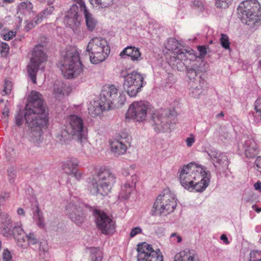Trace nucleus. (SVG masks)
Masks as SVG:
<instances>
[{
  "label": "nucleus",
  "mask_w": 261,
  "mask_h": 261,
  "mask_svg": "<svg viewBox=\"0 0 261 261\" xmlns=\"http://www.w3.org/2000/svg\"><path fill=\"white\" fill-rule=\"evenodd\" d=\"M125 95L120 94L118 97V103L119 105H123L125 101Z\"/></svg>",
  "instance_id": "nucleus-58"
},
{
  "label": "nucleus",
  "mask_w": 261,
  "mask_h": 261,
  "mask_svg": "<svg viewBox=\"0 0 261 261\" xmlns=\"http://www.w3.org/2000/svg\"><path fill=\"white\" fill-rule=\"evenodd\" d=\"M61 71L66 79H73L83 71V65L80 59V53L75 46L66 48L61 63Z\"/></svg>",
  "instance_id": "nucleus-3"
},
{
  "label": "nucleus",
  "mask_w": 261,
  "mask_h": 261,
  "mask_svg": "<svg viewBox=\"0 0 261 261\" xmlns=\"http://www.w3.org/2000/svg\"><path fill=\"white\" fill-rule=\"evenodd\" d=\"M151 105L146 101H135L129 105L126 114V118L137 122L145 120L148 113H150Z\"/></svg>",
  "instance_id": "nucleus-10"
},
{
  "label": "nucleus",
  "mask_w": 261,
  "mask_h": 261,
  "mask_svg": "<svg viewBox=\"0 0 261 261\" xmlns=\"http://www.w3.org/2000/svg\"><path fill=\"white\" fill-rule=\"evenodd\" d=\"M249 261H261V252L252 251L250 253Z\"/></svg>",
  "instance_id": "nucleus-41"
},
{
  "label": "nucleus",
  "mask_w": 261,
  "mask_h": 261,
  "mask_svg": "<svg viewBox=\"0 0 261 261\" xmlns=\"http://www.w3.org/2000/svg\"><path fill=\"white\" fill-rule=\"evenodd\" d=\"M197 180H195L194 184L191 188V191L194 190L196 192H202L208 186L211 173L209 171H206L204 167H199V170L196 169Z\"/></svg>",
  "instance_id": "nucleus-16"
},
{
  "label": "nucleus",
  "mask_w": 261,
  "mask_h": 261,
  "mask_svg": "<svg viewBox=\"0 0 261 261\" xmlns=\"http://www.w3.org/2000/svg\"><path fill=\"white\" fill-rule=\"evenodd\" d=\"M54 10V8L53 6H49L46 9L44 10L37 16V19H38V21H41L43 18H45L47 15L52 13Z\"/></svg>",
  "instance_id": "nucleus-36"
},
{
  "label": "nucleus",
  "mask_w": 261,
  "mask_h": 261,
  "mask_svg": "<svg viewBox=\"0 0 261 261\" xmlns=\"http://www.w3.org/2000/svg\"><path fill=\"white\" fill-rule=\"evenodd\" d=\"M84 14L87 29L89 31H93L97 24V20L88 10H85V12H84Z\"/></svg>",
  "instance_id": "nucleus-33"
},
{
  "label": "nucleus",
  "mask_w": 261,
  "mask_h": 261,
  "mask_svg": "<svg viewBox=\"0 0 261 261\" xmlns=\"http://www.w3.org/2000/svg\"><path fill=\"white\" fill-rule=\"evenodd\" d=\"M91 252L92 261H101V253L99 248H92L91 249Z\"/></svg>",
  "instance_id": "nucleus-37"
},
{
  "label": "nucleus",
  "mask_w": 261,
  "mask_h": 261,
  "mask_svg": "<svg viewBox=\"0 0 261 261\" xmlns=\"http://www.w3.org/2000/svg\"><path fill=\"white\" fill-rule=\"evenodd\" d=\"M174 261H199L198 255L193 250H185L176 254Z\"/></svg>",
  "instance_id": "nucleus-27"
},
{
  "label": "nucleus",
  "mask_w": 261,
  "mask_h": 261,
  "mask_svg": "<svg viewBox=\"0 0 261 261\" xmlns=\"http://www.w3.org/2000/svg\"><path fill=\"white\" fill-rule=\"evenodd\" d=\"M112 151L115 156H119L124 154L126 151V146L122 141L116 140L112 141L111 144Z\"/></svg>",
  "instance_id": "nucleus-30"
},
{
  "label": "nucleus",
  "mask_w": 261,
  "mask_h": 261,
  "mask_svg": "<svg viewBox=\"0 0 261 261\" xmlns=\"http://www.w3.org/2000/svg\"><path fill=\"white\" fill-rule=\"evenodd\" d=\"M12 227V221L11 217L6 213L0 214V232L6 237H11V228Z\"/></svg>",
  "instance_id": "nucleus-21"
},
{
  "label": "nucleus",
  "mask_w": 261,
  "mask_h": 261,
  "mask_svg": "<svg viewBox=\"0 0 261 261\" xmlns=\"http://www.w3.org/2000/svg\"><path fill=\"white\" fill-rule=\"evenodd\" d=\"M78 9L76 4L72 5L66 15L65 19L67 24L73 31L76 30L81 23L78 14Z\"/></svg>",
  "instance_id": "nucleus-20"
},
{
  "label": "nucleus",
  "mask_w": 261,
  "mask_h": 261,
  "mask_svg": "<svg viewBox=\"0 0 261 261\" xmlns=\"http://www.w3.org/2000/svg\"><path fill=\"white\" fill-rule=\"evenodd\" d=\"M254 110L256 115L259 116L261 118V97L258 98L254 103Z\"/></svg>",
  "instance_id": "nucleus-43"
},
{
  "label": "nucleus",
  "mask_w": 261,
  "mask_h": 261,
  "mask_svg": "<svg viewBox=\"0 0 261 261\" xmlns=\"http://www.w3.org/2000/svg\"><path fill=\"white\" fill-rule=\"evenodd\" d=\"M33 9V5L30 2H22L18 6L20 11L30 12Z\"/></svg>",
  "instance_id": "nucleus-40"
},
{
  "label": "nucleus",
  "mask_w": 261,
  "mask_h": 261,
  "mask_svg": "<svg viewBox=\"0 0 261 261\" xmlns=\"http://www.w3.org/2000/svg\"><path fill=\"white\" fill-rule=\"evenodd\" d=\"M17 213L19 216H24L25 212L22 208H18L17 211Z\"/></svg>",
  "instance_id": "nucleus-63"
},
{
  "label": "nucleus",
  "mask_w": 261,
  "mask_h": 261,
  "mask_svg": "<svg viewBox=\"0 0 261 261\" xmlns=\"http://www.w3.org/2000/svg\"><path fill=\"white\" fill-rule=\"evenodd\" d=\"M75 3L80 6L81 10L85 12V10H88L86 6L85 2L83 0H75Z\"/></svg>",
  "instance_id": "nucleus-54"
},
{
  "label": "nucleus",
  "mask_w": 261,
  "mask_h": 261,
  "mask_svg": "<svg viewBox=\"0 0 261 261\" xmlns=\"http://www.w3.org/2000/svg\"><path fill=\"white\" fill-rule=\"evenodd\" d=\"M15 36V33L13 31H9L8 33L3 36V39L5 40L8 41L13 38Z\"/></svg>",
  "instance_id": "nucleus-53"
},
{
  "label": "nucleus",
  "mask_w": 261,
  "mask_h": 261,
  "mask_svg": "<svg viewBox=\"0 0 261 261\" xmlns=\"http://www.w3.org/2000/svg\"><path fill=\"white\" fill-rule=\"evenodd\" d=\"M124 55L130 57L133 61H139L142 59L141 54L139 48L135 46H130L125 47L120 54V56L122 57Z\"/></svg>",
  "instance_id": "nucleus-28"
},
{
  "label": "nucleus",
  "mask_w": 261,
  "mask_h": 261,
  "mask_svg": "<svg viewBox=\"0 0 261 261\" xmlns=\"http://www.w3.org/2000/svg\"><path fill=\"white\" fill-rule=\"evenodd\" d=\"M83 207V204L77 205L72 202L68 203L66 207V214L69 216L71 221L77 225L82 224L84 221Z\"/></svg>",
  "instance_id": "nucleus-18"
},
{
  "label": "nucleus",
  "mask_w": 261,
  "mask_h": 261,
  "mask_svg": "<svg viewBox=\"0 0 261 261\" xmlns=\"http://www.w3.org/2000/svg\"><path fill=\"white\" fill-rule=\"evenodd\" d=\"M238 17L251 28L261 24V6L257 0H246L238 8Z\"/></svg>",
  "instance_id": "nucleus-4"
},
{
  "label": "nucleus",
  "mask_w": 261,
  "mask_h": 261,
  "mask_svg": "<svg viewBox=\"0 0 261 261\" xmlns=\"http://www.w3.org/2000/svg\"><path fill=\"white\" fill-rule=\"evenodd\" d=\"M179 43L175 39H170L168 40L165 47L169 51H172L174 56H176L180 52L185 51V49H179Z\"/></svg>",
  "instance_id": "nucleus-32"
},
{
  "label": "nucleus",
  "mask_w": 261,
  "mask_h": 261,
  "mask_svg": "<svg viewBox=\"0 0 261 261\" xmlns=\"http://www.w3.org/2000/svg\"><path fill=\"white\" fill-rule=\"evenodd\" d=\"M199 167L195 163H190L183 166L179 174V180L181 185L186 189L190 190L195 180H197L196 169L199 170Z\"/></svg>",
  "instance_id": "nucleus-13"
},
{
  "label": "nucleus",
  "mask_w": 261,
  "mask_h": 261,
  "mask_svg": "<svg viewBox=\"0 0 261 261\" xmlns=\"http://www.w3.org/2000/svg\"><path fill=\"white\" fill-rule=\"evenodd\" d=\"M186 70L187 76L191 80H195V77L199 73L200 71L198 67L196 65H193L191 68L188 67Z\"/></svg>",
  "instance_id": "nucleus-35"
},
{
  "label": "nucleus",
  "mask_w": 261,
  "mask_h": 261,
  "mask_svg": "<svg viewBox=\"0 0 261 261\" xmlns=\"http://www.w3.org/2000/svg\"><path fill=\"white\" fill-rule=\"evenodd\" d=\"M199 85L193 86L190 89V94L194 98H199L204 91V87L206 85V82L204 79L199 76L198 80Z\"/></svg>",
  "instance_id": "nucleus-29"
},
{
  "label": "nucleus",
  "mask_w": 261,
  "mask_h": 261,
  "mask_svg": "<svg viewBox=\"0 0 261 261\" xmlns=\"http://www.w3.org/2000/svg\"><path fill=\"white\" fill-rule=\"evenodd\" d=\"M1 53L3 56H6L9 51V46L6 42H2L1 43Z\"/></svg>",
  "instance_id": "nucleus-47"
},
{
  "label": "nucleus",
  "mask_w": 261,
  "mask_h": 261,
  "mask_svg": "<svg viewBox=\"0 0 261 261\" xmlns=\"http://www.w3.org/2000/svg\"><path fill=\"white\" fill-rule=\"evenodd\" d=\"M254 189L256 190H258L260 192H261V182L260 181H258L254 184Z\"/></svg>",
  "instance_id": "nucleus-62"
},
{
  "label": "nucleus",
  "mask_w": 261,
  "mask_h": 261,
  "mask_svg": "<svg viewBox=\"0 0 261 261\" xmlns=\"http://www.w3.org/2000/svg\"><path fill=\"white\" fill-rule=\"evenodd\" d=\"M254 164L256 166V169L261 173V156H258L255 161Z\"/></svg>",
  "instance_id": "nucleus-52"
},
{
  "label": "nucleus",
  "mask_w": 261,
  "mask_h": 261,
  "mask_svg": "<svg viewBox=\"0 0 261 261\" xmlns=\"http://www.w3.org/2000/svg\"><path fill=\"white\" fill-rule=\"evenodd\" d=\"M39 243V239L37 235L33 232H31L29 234L25 235V244L27 245H33Z\"/></svg>",
  "instance_id": "nucleus-34"
},
{
  "label": "nucleus",
  "mask_w": 261,
  "mask_h": 261,
  "mask_svg": "<svg viewBox=\"0 0 261 261\" xmlns=\"http://www.w3.org/2000/svg\"><path fill=\"white\" fill-rule=\"evenodd\" d=\"M12 87V85L11 82L8 80H5L4 85V89L1 92L2 95L5 96L11 93Z\"/></svg>",
  "instance_id": "nucleus-39"
},
{
  "label": "nucleus",
  "mask_w": 261,
  "mask_h": 261,
  "mask_svg": "<svg viewBox=\"0 0 261 261\" xmlns=\"http://www.w3.org/2000/svg\"><path fill=\"white\" fill-rule=\"evenodd\" d=\"M230 137V135L229 133L227 131H225L224 130H222L220 135L219 138L222 141H225V140L228 139Z\"/></svg>",
  "instance_id": "nucleus-51"
},
{
  "label": "nucleus",
  "mask_w": 261,
  "mask_h": 261,
  "mask_svg": "<svg viewBox=\"0 0 261 261\" xmlns=\"http://www.w3.org/2000/svg\"><path fill=\"white\" fill-rule=\"evenodd\" d=\"M79 165V161L75 158H71L67 160L63 165V169L65 172L67 174L72 175L77 179H80L81 177V174L78 172L76 167Z\"/></svg>",
  "instance_id": "nucleus-25"
},
{
  "label": "nucleus",
  "mask_w": 261,
  "mask_h": 261,
  "mask_svg": "<svg viewBox=\"0 0 261 261\" xmlns=\"http://www.w3.org/2000/svg\"><path fill=\"white\" fill-rule=\"evenodd\" d=\"M93 215L96 226L102 233L108 234L115 231V223L106 213L100 210H95Z\"/></svg>",
  "instance_id": "nucleus-15"
},
{
  "label": "nucleus",
  "mask_w": 261,
  "mask_h": 261,
  "mask_svg": "<svg viewBox=\"0 0 261 261\" xmlns=\"http://www.w3.org/2000/svg\"><path fill=\"white\" fill-rule=\"evenodd\" d=\"M220 41L221 46L225 49H230V42L228 37L224 34L221 35Z\"/></svg>",
  "instance_id": "nucleus-38"
},
{
  "label": "nucleus",
  "mask_w": 261,
  "mask_h": 261,
  "mask_svg": "<svg viewBox=\"0 0 261 261\" xmlns=\"http://www.w3.org/2000/svg\"><path fill=\"white\" fill-rule=\"evenodd\" d=\"M87 131L84 128L83 120L76 115L68 116L66 124L57 133L56 137L62 144H67L72 139L81 143L87 138Z\"/></svg>",
  "instance_id": "nucleus-2"
},
{
  "label": "nucleus",
  "mask_w": 261,
  "mask_h": 261,
  "mask_svg": "<svg viewBox=\"0 0 261 261\" xmlns=\"http://www.w3.org/2000/svg\"><path fill=\"white\" fill-rule=\"evenodd\" d=\"M207 152L210 159L213 161L216 168L222 172H225L228 169L229 162L227 156L225 153L217 150H210Z\"/></svg>",
  "instance_id": "nucleus-19"
},
{
  "label": "nucleus",
  "mask_w": 261,
  "mask_h": 261,
  "mask_svg": "<svg viewBox=\"0 0 261 261\" xmlns=\"http://www.w3.org/2000/svg\"><path fill=\"white\" fill-rule=\"evenodd\" d=\"M86 51L89 53L91 62L97 64L105 60L110 54V48L106 39L94 38L89 41Z\"/></svg>",
  "instance_id": "nucleus-7"
},
{
  "label": "nucleus",
  "mask_w": 261,
  "mask_h": 261,
  "mask_svg": "<svg viewBox=\"0 0 261 261\" xmlns=\"http://www.w3.org/2000/svg\"><path fill=\"white\" fill-rule=\"evenodd\" d=\"M8 176L11 178L10 181L12 182L11 180L15 177V170L13 168H10L8 170Z\"/></svg>",
  "instance_id": "nucleus-57"
},
{
  "label": "nucleus",
  "mask_w": 261,
  "mask_h": 261,
  "mask_svg": "<svg viewBox=\"0 0 261 261\" xmlns=\"http://www.w3.org/2000/svg\"><path fill=\"white\" fill-rule=\"evenodd\" d=\"M174 238H175L176 239H177L176 242L177 243H180L182 241V238H181V236H179L177 234V233L174 232V233H171V234L170 235V238L173 239Z\"/></svg>",
  "instance_id": "nucleus-56"
},
{
  "label": "nucleus",
  "mask_w": 261,
  "mask_h": 261,
  "mask_svg": "<svg viewBox=\"0 0 261 261\" xmlns=\"http://www.w3.org/2000/svg\"><path fill=\"white\" fill-rule=\"evenodd\" d=\"M245 154L248 158H253L259 151L258 145L253 139H248L243 145Z\"/></svg>",
  "instance_id": "nucleus-24"
},
{
  "label": "nucleus",
  "mask_w": 261,
  "mask_h": 261,
  "mask_svg": "<svg viewBox=\"0 0 261 261\" xmlns=\"http://www.w3.org/2000/svg\"><path fill=\"white\" fill-rule=\"evenodd\" d=\"M104 103L99 100V102H94V105L88 108L89 114L93 117L101 114L103 111L109 110L111 109L104 108Z\"/></svg>",
  "instance_id": "nucleus-31"
},
{
  "label": "nucleus",
  "mask_w": 261,
  "mask_h": 261,
  "mask_svg": "<svg viewBox=\"0 0 261 261\" xmlns=\"http://www.w3.org/2000/svg\"><path fill=\"white\" fill-rule=\"evenodd\" d=\"M229 0H216V6L218 8L225 7Z\"/></svg>",
  "instance_id": "nucleus-50"
},
{
  "label": "nucleus",
  "mask_w": 261,
  "mask_h": 261,
  "mask_svg": "<svg viewBox=\"0 0 261 261\" xmlns=\"http://www.w3.org/2000/svg\"><path fill=\"white\" fill-rule=\"evenodd\" d=\"M115 182V177L109 170L100 169L89 181L88 188L92 195L104 197L110 192Z\"/></svg>",
  "instance_id": "nucleus-5"
},
{
  "label": "nucleus",
  "mask_w": 261,
  "mask_h": 261,
  "mask_svg": "<svg viewBox=\"0 0 261 261\" xmlns=\"http://www.w3.org/2000/svg\"><path fill=\"white\" fill-rule=\"evenodd\" d=\"M11 237L13 236L17 241L18 246L22 248H26L24 231L22 228L21 223H16L14 226H12L11 228Z\"/></svg>",
  "instance_id": "nucleus-22"
},
{
  "label": "nucleus",
  "mask_w": 261,
  "mask_h": 261,
  "mask_svg": "<svg viewBox=\"0 0 261 261\" xmlns=\"http://www.w3.org/2000/svg\"><path fill=\"white\" fill-rule=\"evenodd\" d=\"M3 114L6 116V117H8V115H9V110L8 108H6L4 109V111H3Z\"/></svg>",
  "instance_id": "nucleus-64"
},
{
  "label": "nucleus",
  "mask_w": 261,
  "mask_h": 261,
  "mask_svg": "<svg viewBox=\"0 0 261 261\" xmlns=\"http://www.w3.org/2000/svg\"><path fill=\"white\" fill-rule=\"evenodd\" d=\"M197 56L194 54V50L189 48L185 51L180 52L176 56H174L171 60L174 68L178 71H183L188 68L191 62L197 59Z\"/></svg>",
  "instance_id": "nucleus-14"
},
{
  "label": "nucleus",
  "mask_w": 261,
  "mask_h": 261,
  "mask_svg": "<svg viewBox=\"0 0 261 261\" xmlns=\"http://www.w3.org/2000/svg\"><path fill=\"white\" fill-rule=\"evenodd\" d=\"M197 48L199 51V55L198 56L194 53V54L197 56V58H199L202 59L204 58L207 53V49H208V47H206L205 46H198Z\"/></svg>",
  "instance_id": "nucleus-42"
},
{
  "label": "nucleus",
  "mask_w": 261,
  "mask_h": 261,
  "mask_svg": "<svg viewBox=\"0 0 261 261\" xmlns=\"http://www.w3.org/2000/svg\"><path fill=\"white\" fill-rule=\"evenodd\" d=\"M24 118L30 129V140L35 142L39 140L42 135L41 128L46 125L48 119L46 106L42 95L38 92L32 91L30 93L25 112L20 110L15 116L16 125H21Z\"/></svg>",
  "instance_id": "nucleus-1"
},
{
  "label": "nucleus",
  "mask_w": 261,
  "mask_h": 261,
  "mask_svg": "<svg viewBox=\"0 0 261 261\" xmlns=\"http://www.w3.org/2000/svg\"><path fill=\"white\" fill-rule=\"evenodd\" d=\"M123 76L124 77L123 88L130 97L136 96L146 84L144 77L137 72L133 71Z\"/></svg>",
  "instance_id": "nucleus-11"
},
{
  "label": "nucleus",
  "mask_w": 261,
  "mask_h": 261,
  "mask_svg": "<svg viewBox=\"0 0 261 261\" xmlns=\"http://www.w3.org/2000/svg\"><path fill=\"white\" fill-rule=\"evenodd\" d=\"M3 261H13L11 254L8 249H5L3 252Z\"/></svg>",
  "instance_id": "nucleus-46"
},
{
  "label": "nucleus",
  "mask_w": 261,
  "mask_h": 261,
  "mask_svg": "<svg viewBox=\"0 0 261 261\" xmlns=\"http://www.w3.org/2000/svg\"><path fill=\"white\" fill-rule=\"evenodd\" d=\"M177 114L174 109H161L152 115L151 123L157 133L170 131L176 122Z\"/></svg>",
  "instance_id": "nucleus-6"
},
{
  "label": "nucleus",
  "mask_w": 261,
  "mask_h": 261,
  "mask_svg": "<svg viewBox=\"0 0 261 261\" xmlns=\"http://www.w3.org/2000/svg\"><path fill=\"white\" fill-rule=\"evenodd\" d=\"M220 239L223 241L225 244H229V242L226 234H223L220 237Z\"/></svg>",
  "instance_id": "nucleus-61"
},
{
  "label": "nucleus",
  "mask_w": 261,
  "mask_h": 261,
  "mask_svg": "<svg viewBox=\"0 0 261 261\" xmlns=\"http://www.w3.org/2000/svg\"><path fill=\"white\" fill-rule=\"evenodd\" d=\"M118 89L115 86L105 85L103 87L100 95V101L104 103V108L112 109V106L117 96Z\"/></svg>",
  "instance_id": "nucleus-17"
},
{
  "label": "nucleus",
  "mask_w": 261,
  "mask_h": 261,
  "mask_svg": "<svg viewBox=\"0 0 261 261\" xmlns=\"http://www.w3.org/2000/svg\"><path fill=\"white\" fill-rule=\"evenodd\" d=\"M36 222L37 225L40 228H44L45 227L44 218V217L35 220Z\"/></svg>",
  "instance_id": "nucleus-55"
},
{
  "label": "nucleus",
  "mask_w": 261,
  "mask_h": 261,
  "mask_svg": "<svg viewBox=\"0 0 261 261\" xmlns=\"http://www.w3.org/2000/svg\"><path fill=\"white\" fill-rule=\"evenodd\" d=\"M194 139L193 138L188 137L186 139V142L188 146L190 147L194 142Z\"/></svg>",
  "instance_id": "nucleus-60"
},
{
  "label": "nucleus",
  "mask_w": 261,
  "mask_h": 261,
  "mask_svg": "<svg viewBox=\"0 0 261 261\" xmlns=\"http://www.w3.org/2000/svg\"><path fill=\"white\" fill-rule=\"evenodd\" d=\"M43 214L39 207V205L37 204L36 205L35 210L33 212V219L37 220L41 218H43Z\"/></svg>",
  "instance_id": "nucleus-45"
},
{
  "label": "nucleus",
  "mask_w": 261,
  "mask_h": 261,
  "mask_svg": "<svg viewBox=\"0 0 261 261\" xmlns=\"http://www.w3.org/2000/svg\"><path fill=\"white\" fill-rule=\"evenodd\" d=\"M142 232V229L140 227H136L133 228L130 232L129 236L130 238H133L137 234Z\"/></svg>",
  "instance_id": "nucleus-49"
},
{
  "label": "nucleus",
  "mask_w": 261,
  "mask_h": 261,
  "mask_svg": "<svg viewBox=\"0 0 261 261\" xmlns=\"http://www.w3.org/2000/svg\"><path fill=\"white\" fill-rule=\"evenodd\" d=\"M176 206L175 196L168 190H164L157 197L151 212V215L166 216L173 212Z\"/></svg>",
  "instance_id": "nucleus-8"
},
{
  "label": "nucleus",
  "mask_w": 261,
  "mask_h": 261,
  "mask_svg": "<svg viewBox=\"0 0 261 261\" xmlns=\"http://www.w3.org/2000/svg\"><path fill=\"white\" fill-rule=\"evenodd\" d=\"M114 0H100L97 5L100 8H105L112 6Z\"/></svg>",
  "instance_id": "nucleus-44"
},
{
  "label": "nucleus",
  "mask_w": 261,
  "mask_h": 261,
  "mask_svg": "<svg viewBox=\"0 0 261 261\" xmlns=\"http://www.w3.org/2000/svg\"><path fill=\"white\" fill-rule=\"evenodd\" d=\"M193 5L194 6L199 8L200 10H202L203 9V5H202V3L199 1H194Z\"/></svg>",
  "instance_id": "nucleus-59"
},
{
  "label": "nucleus",
  "mask_w": 261,
  "mask_h": 261,
  "mask_svg": "<svg viewBox=\"0 0 261 261\" xmlns=\"http://www.w3.org/2000/svg\"><path fill=\"white\" fill-rule=\"evenodd\" d=\"M132 180L131 182L126 183L124 186H122L121 191L119 194V198L121 199L126 200L128 199L129 196L135 188L136 181V176H132Z\"/></svg>",
  "instance_id": "nucleus-26"
},
{
  "label": "nucleus",
  "mask_w": 261,
  "mask_h": 261,
  "mask_svg": "<svg viewBox=\"0 0 261 261\" xmlns=\"http://www.w3.org/2000/svg\"><path fill=\"white\" fill-rule=\"evenodd\" d=\"M70 91V86L63 82L57 81L54 85V94L55 98L58 100H62L65 96L69 94Z\"/></svg>",
  "instance_id": "nucleus-23"
},
{
  "label": "nucleus",
  "mask_w": 261,
  "mask_h": 261,
  "mask_svg": "<svg viewBox=\"0 0 261 261\" xmlns=\"http://www.w3.org/2000/svg\"><path fill=\"white\" fill-rule=\"evenodd\" d=\"M43 46L40 45L35 47L32 57L27 66L28 76L34 84L36 83V75L38 70L40 69L44 71L47 61V56L43 51Z\"/></svg>",
  "instance_id": "nucleus-9"
},
{
  "label": "nucleus",
  "mask_w": 261,
  "mask_h": 261,
  "mask_svg": "<svg viewBox=\"0 0 261 261\" xmlns=\"http://www.w3.org/2000/svg\"><path fill=\"white\" fill-rule=\"evenodd\" d=\"M41 21H38V19H37V17L34 18V20L32 21V22H30L25 27V30L28 31L31 29H32L33 28H34L36 25H37L39 22H40Z\"/></svg>",
  "instance_id": "nucleus-48"
},
{
  "label": "nucleus",
  "mask_w": 261,
  "mask_h": 261,
  "mask_svg": "<svg viewBox=\"0 0 261 261\" xmlns=\"http://www.w3.org/2000/svg\"><path fill=\"white\" fill-rule=\"evenodd\" d=\"M137 261H163V256L159 249L154 250L151 245L146 242L137 245Z\"/></svg>",
  "instance_id": "nucleus-12"
}]
</instances>
